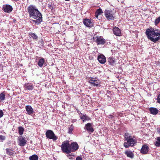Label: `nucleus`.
<instances>
[{
  "label": "nucleus",
  "mask_w": 160,
  "mask_h": 160,
  "mask_svg": "<svg viewBox=\"0 0 160 160\" xmlns=\"http://www.w3.org/2000/svg\"><path fill=\"white\" fill-rule=\"evenodd\" d=\"M27 10L29 17L34 19L33 20V22L38 24L42 22V15L35 6L30 5L28 7Z\"/></svg>",
  "instance_id": "1"
},
{
  "label": "nucleus",
  "mask_w": 160,
  "mask_h": 160,
  "mask_svg": "<svg viewBox=\"0 0 160 160\" xmlns=\"http://www.w3.org/2000/svg\"><path fill=\"white\" fill-rule=\"evenodd\" d=\"M146 34L148 38L154 42H156L160 39V32H156L152 28L147 29Z\"/></svg>",
  "instance_id": "2"
},
{
  "label": "nucleus",
  "mask_w": 160,
  "mask_h": 160,
  "mask_svg": "<svg viewBox=\"0 0 160 160\" xmlns=\"http://www.w3.org/2000/svg\"><path fill=\"white\" fill-rule=\"evenodd\" d=\"M124 147L126 148H128L130 146L133 147L136 143V140L128 133L126 132L124 135Z\"/></svg>",
  "instance_id": "3"
},
{
  "label": "nucleus",
  "mask_w": 160,
  "mask_h": 160,
  "mask_svg": "<svg viewBox=\"0 0 160 160\" xmlns=\"http://www.w3.org/2000/svg\"><path fill=\"white\" fill-rule=\"evenodd\" d=\"M70 145L68 141L64 142L61 146L62 152L67 154L70 153Z\"/></svg>",
  "instance_id": "4"
},
{
  "label": "nucleus",
  "mask_w": 160,
  "mask_h": 160,
  "mask_svg": "<svg viewBox=\"0 0 160 160\" xmlns=\"http://www.w3.org/2000/svg\"><path fill=\"white\" fill-rule=\"evenodd\" d=\"M45 135L46 137L49 139H52L53 141L56 140L58 138L54 134L52 131L48 130L46 132Z\"/></svg>",
  "instance_id": "5"
},
{
  "label": "nucleus",
  "mask_w": 160,
  "mask_h": 160,
  "mask_svg": "<svg viewBox=\"0 0 160 160\" xmlns=\"http://www.w3.org/2000/svg\"><path fill=\"white\" fill-rule=\"evenodd\" d=\"M104 15L106 18L108 20H113L114 19V14L112 11L106 10L104 11Z\"/></svg>",
  "instance_id": "6"
},
{
  "label": "nucleus",
  "mask_w": 160,
  "mask_h": 160,
  "mask_svg": "<svg viewBox=\"0 0 160 160\" xmlns=\"http://www.w3.org/2000/svg\"><path fill=\"white\" fill-rule=\"evenodd\" d=\"M89 82L91 85L95 87H98L100 84L101 82L97 78H91Z\"/></svg>",
  "instance_id": "7"
},
{
  "label": "nucleus",
  "mask_w": 160,
  "mask_h": 160,
  "mask_svg": "<svg viewBox=\"0 0 160 160\" xmlns=\"http://www.w3.org/2000/svg\"><path fill=\"white\" fill-rule=\"evenodd\" d=\"M98 45L104 44L105 42V40L101 36L96 37L93 38Z\"/></svg>",
  "instance_id": "8"
},
{
  "label": "nucleus",
  "mask_w": 160,
  "mask_h": 160,
  "mask_svg": "<svg viewBox=\"0 0 160 160\" xmlns=\"http://www.w3.org/2000/svg\"><path fill=\"white\" fill-rule=\"evenodd\" d=\"M70 153L71 152H74L77 150L78 148V146L77 143L75 142L72 143L70 146Z\"/></svg>",
  "instance_id": "9"
},
{
  "label": "nucleus",
  "mask_w": 160,
  "mask_h": 160,
  "mask_svg": "<svg viewBox=\"0 0 160 160\" xmlns=\"http://www.w3.org/2000/svg\"><path fill=\"white\" fill-rule=\"evenodd\" d=\"M26 140L22 137H19L18 138V143L19 146L22 147L25 145L26 143Z\"/></svg>",
  "instance_id": "10"
},
{
  "label": "nucleus",
  "mask_w": 160,
  "mask_h": 160,
  "mask_svg": "<svg viewBox=\"0 0 160 160\" xmlns=\"http://www.w3.org/2000/svg\"><path fill=\"white\" fill-rule=\"evenodd\" d=\"M85 25L88 27H92L93 26V23L91 21L88 19H85L83 21Z\"/></svg>",
  "instance_id": "11"
},
{
  "label": "nucleus",
  "mask_w": 160,
  "mask_h": 160,
  "mask_svg": "<svg viewBox=\"0 0 160 160\" xmlns=\"http://www.w3.org/2000/svg\"><path fill=\"white\" fill-rule=\"evenodd\" d=\"M3 8L5 12L8 13L12 11L13 9L12 6L9 5H3Z\"/></svg>",
  "instance_id": "12"
},
{
  "label": "nucleus",
  "mask_w": 160,
  "mask_h": 160,
  "mask_svg": "<svg viewBox=\"0 0 160 160\" xmlns=\"http://www.w3.org/2000/svg\"><path fill=\"white\" fill-rule=\"evenodd\" d=\"M25 109L27 112L26 113L28 115H32L34 112L33 110L32 107L30 105H27L25 106Z\"/></svg>",
  "instance_id": "13"
},
{
  "label": "nucleus",
  "mask_w": 160,
  "mask_h": 160,
  "mask_svg": "<svg viewBox=\"0 0 160 160\" xmlns=\"http://www.w3.org/2000/svg\"><path fill=\"white\" fill-rule=\"evenodd\" d=\"M113 33L116 36H120L121 35V31L118 27H114L113 28Z\"/></svg>",
  "instance_id": "14"
},
{
  "label": "nucleus",
  "mask_w": 160,
  "mask_h": 160,
  "mask_svg": "<svg viewBox=\"0 0 160 160\" xmlns=\"http://www.w3.org/2000/svg\"><path fill=\"white\" fill-rule=\"evenodd\" d=\"M99 62L101 63H104L106 62V59L105 57L102 54L99 55L98 58Z\"/></svg>",
  "instance_id": "15"
},
{
  "label": "nucleus",
  "mask_w": 160,
  "mask_h": 160,
  "mask_svg": "<svg viewBox=\"0 0 160 160\" xmlns=\"http://www.w3.org/2000/svg\"><path fill=\"white\" fill-rule=\"evenodd\" d=\"M85 128L87 130L88 132H93L94 129L92 125V124L88 123L85 125Z\"/></svg>",
  "instance_id": "16"
},
{
  "label": "nucleus",
  "mask_w": 160,
  "mask_h": 160,
  "mask_svg": "<svg viewBox=\"0 0 160 160\" xmlns=\"http://www.w3.org/2000/svg\"><path fill=\"white\" fill-rule=\"evenodd\" d=\"M148 149L149 148L147 145H143L141 150V152L143 154H146L148 153Z\"/></svg>",
  "instance_id": "17"
},
{
  "label": "nucleus",
  "mask_w": 160,
  "mask_h": 160,
  "mask_svg": "<svg viewBox=\"0 0 160 160\" xmlns=\"http://www.w3.org/2000/svg\"><path fill=\"white\" fill-rule=\"evenodd\" d=\"M125 153L128 157L132 159L134 158V154L131 151L127 150L125 152Z\"/></svg>",
  "instance_id": "18"
},
{
  "label": "nucleus",
  "mask_w": 160,
  "mask_h": 160,
  "mask_svg": "<svg viewBox=\"0 0 160 160\" xmlns=\"http://www.w3.org/2000/svg\"><path fill=\"white\" fill-rule=\"evenodd\" d=\"M149 109L151 113L153 115H156L158 112V110L156 108L151 107Z\"/></svg>",
  "instance_id": "19"
},
{
  "label": "nucleus",
  "mask_w": 160,
  "mask_h": 160,
  "mask_svg": "<svg viewBox=\"0 0 160 160\" xmlns=\"http://www.w3.org/2000/svg\"><path fill=\"white\" fill-rule=\"evenodd\" d=\"M155 140L154 143L155 146L157 147H160V137L155 138Z\"/></svg>",
  "instance_id": "20"
},
{
  "label": "nucleus",
  "mask_w": 160,
  "mask_h": 160,
  "mask_svg": "<svg viewBox=\"0 0 160 160\" xmlns=\"http://www.w3.org/2000/svg\"><path fill=\"white\" fill-rule=\"evenodd\" d=\"M108 62L109 64L113 65L115 64L116 62L114 58L112 57H109L108 58Z\"/></svg>",
  "instance_id": "21"
},
{
  "label": "nucleus",
  "mask_w": 160,
  "mask_h": 160,
  "mask_svg": "<svg viewBox=\"0 0 160 160\" xmlns=\"http://www.w3.org/2000/svg\"><path fill=\"white\" fill-rule=\"evenodd\" d=\"M25 88L29 90H32L33 88V86L31 84L27 83L25 85Z\"/></svg>",
  "instance_id": "22"
},
{
  "label": "nucleus",
  "mask_w": 160,
  "mask_h": 160,
  "mask_svg": "<svg viewBox=\"0 0 160 160\" xmlns=\"http://www.w3.org/2000/svg\"><path fill=\"white\" fill-rule=\"evenodd\" d=\"M6 151L7 153L9 156L12 155L14 152V151H13L12 149L7 148L6 149Z\"/></svg>",
  "instance_id": "23"
},
{
  "label": "nucleus",
  "mask_w": 160,
  "mask_h": 160,
  "mask_svg": "<svg viewBox=\"0 0 160 160\" xmlns=\"http://www.w3.org/2000/svg\"><path fill=\"white\" fill-rule=\"evenodd\" d=\"M103 13L102 10L101 8L98 9L95 12V16L96 18H98V16Z\"/></svg>",
  "instance_id": "24"
},
{
  "label": "nucleus",
  "mask_w": 160,
  "mask_h": 160,
  "mask_svg": "<svg viewBox=\"0 0 160 160\" xmlns=\"http://www.w3.org/2000/svg\"><path fill=\"white\" fill-rule=\"evenodd\" d=\"M80 118L82 120L83 122L90 120V118L87 116L86 115H83L82 116H80Z\"/></svg>",
  "instance_id": "25"
},
{
  "label": "nucleus",
  "mask_w": 160,
  "mask_h": 160,
  "mask_svg": "<svg viewBox=\"0 0 160 160\" xmlns=\"http://www.w3.org/2000/svg\"><path fill=\"white\" fill-rule=\"evenodd\" d=\"M44 62V59L43 58H42L39 60L38 64L39 66L42 67Z\"/></svg>",
  "instance_id": "26"
},
{
  "label": "nucleus",
  "mask_w": 160,
  "mask_h": 160,
  "mask_svg": "<svg viewBox=\"0 0 160 160\" xmlns=\"http://www.w3.org/2000/svg\"><path fill=\"white\" fill-rule=\"evenodd\" d=\"M38 157L35 154H34L29 157V159L30 160H38Z\"/></svg>",
  "instance_id": "27"
},
{
  "label": "nucleus",
  "mask_w": 160,
  "mask_h": 160,
  "mask_svg": "<svg viewBox=\"0 0 160 160\" xmlns=\"http://www.w3.org/2000/svg\"><path fill=\"white\" fill-rule=\"evenodd\" d=\"M19 133L20 135H22L23 133L24 129L22 127H19L18 128Z\"/></svg>",
  "instance_id": "28"
},
{
  "label": "nucleus",
  "mask_w": 160,
  "mask_h": 160,
  "mask_svg": "<svg viewBox=\"0 0 160 160\" xmlns=\"http://www.w3.org/2000/svg\"><path fill=\"white\" fill-rule=\"evenodd\" d=\"M5 94L2 92L0 94V101H3L5 99Z\"/></svg>",
  "instance_id": "29"
},
{
  "label": "nucleus",
  "mask_w": 160,
  "mask_h": 160,
  "mask_svg": "<svg viewBox=\"0 0 160 160\" xmlns=\"http://www.w3.org/2000/svg\"><path fill=\"white\" fill-rule=\"evenodd\" d=\"M30 35L33 39L37 40L38 38V36L34 33H31Z\"/></svg>",
  "instance_id": "30"
},
{
  "label": "nucleus",
  "mask_w": 160,
  "mask_h": 160,
  "mask_svg": "<svg viewBox=\"0 0 160 160\" xmlns=\"http://www.w3.org/2000/svg\"><path fill=\"white\" fill-rule=\"evenodd\" d=\"M160 22V17H158V18H156L155 21V25H157L158 24L159 22Z\"/></svg>",
  "instance_id": "31"
},
{
  "label": "nucleus",
  "mask_w": 160,
  "mask_h": 160,
  "mask_svg": "<svg viewBox=\"0 0 160 160\" xmlns=\"http://www.w3.org/2000/svg\"><path fill=\"white\" fill-rule=\"evenodd\" d=\"M6 138L4 136H2V135H0V141L1 142H3V141Z\"/></svg>",
  "instance_id": "32"
},
{
  "label": "nucleus",
  "mask_w": 160,
  "mask_h": 160,
  "mask_svg": "<svg viewBox=\"0 0 160 160\" xmlns=\"http://www.w3.org/2000/svg\"><path fill=\"white\" fill-rule=\"evenodd\" d=\"M73 129V126L72 125L69 128L68 133H71Z\"/></svg>",
  "instance_id": "33"
},
{
  "label": "nucleus",
  "mask_w": 160,
  "mask_h": 160,
  "mask_svg": "<svg viewBox=\"0 0 160 160\" xmlns=\"http://www.w3.org/2000/svg\"><path fill=\"white\" fill-rule=\"evenodd\" d=\"M3 115V113L2 111L0 110V118H2Z\"/></svg>",
  "instance_id": "34"
},
{
  "label": "nucleus",
  "mask_w": 160,
  "mask_h": 160,
  "mask_svg": "<svg viewBox=\"0 0 160 160\" xmlns=\"http://www.w3.org/2000/svg\"><path fill=\"white\" fill-rule=\"evenodd\" d=\"M157 101L158 103H160V94L158 95V97Z\"/></svg>",
  "instance_id": "35"
},
{
  "label": "nucleus",
  "mask_w": 160,
  "mask_h": 160,
  "mask_svg": "<svg viewBox=\"0 0 160 160\" xmlns=\"http://www.w3.org/2000/svg\"><path fill=\"white\" fill-rule=\"evenodd\" d=\"M82 158L80 156H78L77 157L76 160H82Z\"/></svg>",
  "instance_id": "36"
},
{
  "label": "nucleus",
  "mask_w": 160,
  "mask_h": 160,
  "mask_svg": "<svg viewBox=\"0 0 160 160\" xmlns=\"http://www.w3.org/2000/svg\"><path fill=\"white\" fill-rule=\"evenodd\" d=\"M67 156L70 159H72V156L70 154L68 155H67Z\"/></svg>",
  "instance_id": "37"
},
{
  "label": "nucleus",
  "mask_w": 160,
  "mask_h": 160,
  "mask_svg": "<svg viewBox=\"0 0 160 160\" xmlns=\"http://www.w3.org/2000/svg\"><path fill=\"white\" fill-rule=\"evenodd\" d=\"M158 133H160V129L158 130Z\"/></svg>",
  "instance_id": "38"
},
{
  "label": "nucleus",
  "mask_w": 160,
  "mask_h": 160,
  "mask_svg": "<svg viewBox=\"0 0 160 160\" xmlns=\"http://www.w3.org/2000/svg\"><path fill=\"white\" fill-rule=\"evenodd\" d=\"M110 116H111V117H112V116H111V115H110Z\"/></svg>",
  "instance_id": "39"
}]
</instances>
